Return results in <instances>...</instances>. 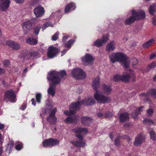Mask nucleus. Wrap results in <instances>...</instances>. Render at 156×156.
I'll return each instance as SVG.
<instances>
[{
  "label": "nucleus",
  "instance_id": "obj_1",
  "mask_svg": "<svg viewBox=\"0 0 156 156\" xmlns=\"http://www.w3.org/2000/svg\"><path fill=\"white\" fill-rule=\"evenodd\" d=\"M67 74L65 70H62L60 72L51 71L49 72L47 76L48 80L51 81L52 84H50V86L47 92L48 94L53 97L55 94V85L58 84L61 82L66 79Z\"/></svg>",
  "mask_w": 156,
  "mask_h": 156
},
{
  "label": "nucleus",
  "instance_id": "obj_2",
  "mask_svg": "<svg viewBox=\"0 0 156 156\" xmlns=\"http://www.w3.org/2000/svg\"><path fill=\"white\" fill-rule=\"evenodd\" d=\"M95 102V101L92 98H87L80 101H78L72 103L69 107V111L66 110L64 113L67 115H73L76 111L80 109L79 107L80 105H91L94 104Z\"/></svg>",
  "mask_w": 156,
  "mask_h": 156
},
{
  "label": "nucleus",
  "instance_id": "obj_3",
  "mask_svg": "<svg viewBox=\"0 0 156 156\" xmlns=\"http://www.w3.org/2000/svg\"><path fill=\"white\" fill-rule=\"evenodd\" d=\"M110 60L112 62H121V65L126 68L129 67L130 60L122 52H114L109 56Z\"/></svg>",
  "mask_w": 156,
  "mask_h": 156
},
{
  "label": "nucleus",
  "instance_id": "obj_4",
  "mask_svg": "<svg viewBox=\"0 0 156 156\" xmlns=\"http://www.w3.org/2000/svg\"><path fill=\"white\" fill-rule=\"evenodd\" d=\"M73 131L76 133V136L78 138L80 141L76 142L71 141V143L76 147H83L86 145V142L83 139V135L81 134L83 133L85 134L88 132V131L87 129L78 127L72 130Z\"/></svg>",
  "mask_w": 156,
  "mask_h": 156
},
{
  "label": "nucleus",
  "instance_id": "obj_5",
  "mask_svg": "<svg viewBox=\"0 0 156 156\" xmlns=\"http://www.w3.org/2000/svg\"><path fill=\"white\" fill-rule=\"evenodd\" d=\"M94 97L97 102L101 104L108 103L111 101L110 98L103 95L97 90H96L95 93L94 94Z\"/></svg>",
  "mask_w": 156,
  "mask_h": 156
},
{
  "label": "nucleus",
  "instance_id": "obj_6",
  "mask_svg": "<svg viewBox=\"0 0 156 156\" xmlns=\"http://www.w3.org/2000/svg\"><path fill=\"white\" fill-rule=\"evenodd\" d=\"M71 75L76 80H83L86 77V74L81 69H73L72 70Z\"/></svg>",
  "mask_w": 156,
  "mask_h": 156
},
{
  "label": "nucleus",
  "instance_id": "obj_7",
  "mask_svg": "<svg viewBox=\"0 0 156 156\" xmlns=\"http://www.w3.org/2000/svg\"><path fill=\"white\" fill-rule=\"evenodd\" d=\"M42 144L44 147H51L58 145L59 144V141L57 139L51 138L45 140Z\"/></svg>",
  "mask_w": 156,
  "mask_h": 156
},
{
  "label": "nucleus",
  "instance_id": "obj_8",
  "mask_svg": "<svg viewBox=\"0 0 156 156\" xmlns=\"http://www.w3.org/2000/svg\"><path fill=\"white\" fill-rule=\"evenodd\" d=\"M83 64L84 65H89L93 63L94 58L90 54L87 53L81 58Z\"/></svg>",
  "mask_w": 156,
  "mask_h": 156
},
{
  "label": "nucleus",
  "instance_id": "obj_9",
  "mask_svg": "<svg viewBox=\"0 0 156 156\" xmlns=\"http://www.w3.org/2000/svg\"><path fill=\"white\" fill-rule=\"evenodd\" d=\"M4 99L7 101H9L12 102H15L16 100V96L12 90H9L5 92L4 95Z\"/></svg>",
  "mask_w": 156,
  "mask_h": 156
},
{
  "label": "nucleus",
  "instance_id": "obj_10",
  "mask_svg": "<svg viewBox=\"0 0 156 156\" xmlns=\"http://www.w3.org/2000/svg\"><path fill=\"white\" fill-rule=\"evenodd\" d=\"M60 50L53 46H50L48 48L47 56L49 58L54 57L57 54L59 53Z\"/></svg>",
  "mask_w": 156,
  "mask_h": 156
},
{
  "label": "nucleus",
  "instance_id": "obj_11",
  "mask_svg": "<svg viewBox=\"0 0 156 156\" xmlns=\"http://www.w3.org/2000/svg\"><path fill=\"white\" fill-rule=\"evenodd\" d=\"M32 26V21L30 20L23 24L22 27L24 33L26 34L30 31Z\"/></svg>",
  "mask_w": 156,
  "mask_h": 156
},
{
  "label": "nucleus",
  "instance_id": "obj_12",
  "mask_svg": "<svg viewBox=\"0 0 156 156\" xmlns=\"http://www.w3.org/2000/svg\"><path fill=\"white\" fill-rule=\"evenodd\" d=\"M56 111V109L54 108L49 114V116L47 118V121L51 124H54L56 122L57 119L55 115Z\"/></svg>",
  "mask_w": 156,
  "mask_h": 156
},
{
  "label": "nucleus",
  "instance_id": "obj_13",
  "mask_svg": "<svg viewBox=\"0 0 156 156\" xmlns=\"http://www.w3.org/2000/svg\"><path fill=\"white\" fill-rule=\"evenodd\" d=\"M134 74V72L130 70L127 72L124 73L122 76H121V80L124 82H128L129 81L130 78Z\"/></svg>",
  "mask_w": 156,
  "mask_h": 156
},
{
  "label": "nucleus",
  "instance_id": "obj_14",
  "mask_svg": "<svg viewBox=\"0 0 156 156\" xmlns=\"http://www.w3.org/2000/svg\"><path fill=\"white\" fill-rule=\"evenodd\" d=\"M108 40V37L107 35L103 36L101 39L97 40L94 42L93 45L97 47H101L102 44L106 43Z\"/></svg>",
  "mask_w": 156,
  "mask_h": 156
},
{
  "label": "nucleus",
  "instance_id": "obj_15",
  "mask_svg": "<svg viewBox=\"0 0 156 156\" xmlns=\"http://www.w3.org/2000/svg\"><path fill=\"white\" fill-rule=\"evenodd\" d=\"M132 15L135 16L136 20L141 19L145 18V15L144 11L141 10L137 12L134 9L132 10Z\"/></svg>",
  "mask_w": 156,
  "mask_h": 156
},
{
  "label": "nucleus",
  "instance_id": "obj_16",
  "mask_svg": "<svg viewBox=\"0 0 156 156\" xmlns=\"http://www.w3.org/2000/svg\"><path fill=\"white\" fill-rule=\"evenodd\" d=\"M6 44L12 48L14 50H18L20 48V45L17 42L12 41H8L6 42Z\"/></svg>",
  "mask_w": 156,
  "mask_h": 156
},
{
  "label": "nucleus",
  "instance_id": "obj_17",
  "mask_svg": "<svg viewBox=\"0 0 156 156\" xmlns=\"http://www.w3.org/2000/svg\"><path fill=\"white\" fill-rule=\"evenodd\" d=\"M34 12L35 15L37 17H40L42 16L44 13V8L39 6L36 7L34 9Z\"/></svg>",
  "mask_w": 156,
  "mask_h": 156
},
{
  "label": "nucleus",
  "instance_id": "obj_18",
  "mask_svg": "<svg viewBox=\"0 0 156 156\" xmlns=\"http://www.w3.org/2000/svg\"><path fill=\"white\" fill-rule=\"evenodd\" d=\"M144 140L145 137L144 135L138 134L135 138L134 144L136 146H139L144 141Z\"/></svg>",
  "mask_w": 156,
  "mask_h": 156
},
{
  "label": "nucleus",
  "instance_id": "obj_19",
  "mask_svg": "<svg viewBox=\"0 0 156 156\" xmlns=\"http://www.w3.org/2000/svg\"><path fill=\"white\" fill-rule=\"evenodd\" d=\"M149 94H151V95L154 96L156 98V90L154 89H151L148 91L147 94L143 93L141 94L140 96L141 99H145Z\"/></svg>",
  "mask_w": 156,
  "mask_h": 156
},
{
  "label": "nucleus",
  "instance_id": "obj_20",
  "mask_svg": "<svg viewBox=\"0 0 156 156\" xmlns=\"http://www.w3.org/2000/svg\"><path fill=\"white\" fill-rule=\"evenodd\" d=\"M79 117L78 115L69 116L65 119V121L67 123H75L79 120Z\"/></svg>",
  "mask_w": 156,
  "mask_h": 156
},
{
  "label": "nucleus",
  "instance_id": "obj_21",
  "mask_svg": "<svg viewBox=\"0 0 156 156\" xmlns=\"http://www.w3.org/2000/svg\"><path fill=\"white\" fill-rule=\"evenodd\" d=\"M81 123L84 125L88 126L92 122V119L87 116H83L81 119Z\"/></svg>",
  "mask_w": 156,
  "mask_h": 156
},
{
  "label": "nucleus",
  "instance_id": "obj_22",
  "mask_svg": "<svg viewBox=\"0 0 156 156\" xmlns=\"http://www.w3.org/2000/svg\"><path fill=\"white\" fill-rule=\"evenodd\" d=\"M119 121L121 122H124L129 120V114L127 113H122L119 116Z\"/></svg>",
  "mask_w": 156,
  "mask_h": 156
},
{
  "label": "nucleus",
  "instance_id": "obj_23",
  "mask_svg": "<svg viewBox=\"0 0 156 156\" xmlns=\"http://www.w3.org/2000/svg\"><path fill=\"white\" fill-rule=\"evenodd\" d=\"M115 43L114 41H112L108 43L106 47V50L108 53L111 51H113L115 49Z\"/></svg>",
  "mask_w": 156,
  "mask_h": 156
},
{
  "label": "nucleus",
  "instance_id": "obj_24",
  "mask_svg": "<svg viewBox=\"0 0 156 156\" xmlns=\"http://www.w3.org/2000/svg\"><path fill=\"white\" fill-rule=\"evenodd\" d=\"M76 8L75 4L73 2H71L68 4L66 6L65 12L66 13L70 11V10H74Z\"/></svg>",
  "mask_w": 156,
  "mask_h": 156
},
{
  "label": "nucleus",
  "instance_id": "obj_25",
  "mask_svg": "<svg viewBox=\"0 0 156 156\" xmlns=\"http://www.w3.org/2000/svg\"><path fill=\"white\" fill-rule=\"evenodd\" d=\"M136 20V19L135 16L132 15L129 18L126 19L124 23L126 25H130L134 23Z\"/></svg>",
  "mask_w": 156,
  "mask_h": 156
},
{
  "label": "nucleus",
  "instance_id": "obj_26",
  "mask_svg": "<svg viewBox=\"0 0 156 156\" xmlns=\"http://www.w3.org/2000/svg\"><path fill=\"white\" fill-rule=\"evenodd\" d=\"M100 82V79L99 77L97 76L93 80L92 86L94 90H96L99 86Z\"/></svg>",
  "mask_w": 156,
  "mask_h": 156
},
{
  "label": "nucleus",
  "instance_id": "obj_27",
  "mask_svg": "<svg viewBox=\"0 0 156 156\" xmlns=\"http://www.w3.org/2000/svg\"><path fill=\"white\" fill-rule=\"evenodd\" d=\"M112 90L110 86H106L105 84H104L103 85L102 87V90L105 94L107 95L110 94Z\"/></svg>",
  "mask_w": 156,
  "mask_h": 156
},
{
  "label": "nucleus",
  "instance_id": "obj_28",
  "mask_svg": "<svg viewBox=\"0 0 156 156\" xmlns=\"http://www.w3.org/2000/svg\"><path fill=\"white\" fill-rule=\"evenodd\" d=\"M144 108V106H142L139 108H137L135 111V112H133L132 113V115L133 118L134 119H137L139 113L142 111V109Z\"/></svg>",
  "mask_w": 156,
  "mask_h": 156
},
{
  "label": "nucleus",
  "instance_id": "obj_29",
  "mask_svg": "<svg viewBox=\"0 0 156 156\" xmlns=\"http://www.w3.org/2000/svg\"><path fill=\"white\" fill-rule=\"evenodd\" d=\"M6 3H0V10L2 11L6 10L9 8V3L6 1Z\"/></svg>",
  "mask_w": 156,
  "mask_h": 156
},
{
  "label": "nucleus",
  "instance_id": "obj_30",
  "mask_svg": "<svg viewBox=\"0 0 156 156\" xmlns=\"http://www.w3.org/2000/svg\"><path fill=\"white\" fill-rule=\"evenodd\" d=\"M27 43L31 45H36L37 44V40L33 37H29L26 40Z\"/></svg>",
  "mask_w": 156,
  "mask_h": 156
},
{
  "label": "nucleus",
  "instance_id": "obj_31",
  "mask_svg": "<svg viewBox=\"0 0 156 156\" xmlns=\"http://www.w3.org/2000/svg\"><path fill=\"white\" fill-rule=\"evenodd\" d=\"M154 42V40L153 39H152L144 43L143 44V47L144 48H148L151 46Z\"/></svg>",
  "mask_w": 156,
  "mask_h": 156
},
{
  "label": "nucleus",
  "instance_id": "obj_32",
  "mask_svg": "<svg viewBox=\"0 0 156 156\" xmlns=\"http://www.w3.org/2000/svg\"><path fill=\"white\" fill-rule=\"evenodd\" d=\"M30 54V56L34 58H37L40 56L39 53L37 51H32Z\"/></svg>",
  "mask_w": 156,
  "mask_h": 156
},
{
  "label": "nucleus",
  "instance_id": "obj_33",
  "mask_svg": "<svg viewBox=\"0 0 156 156\" xmlns=\"http://www.w3.org/2000/svg\"><path fill=\"white\" fill-rule=\"evenodd\" d=\"M156 9V5H151L149 8V12L151 14L153 15Z\"/></svg>",
  "mask_w": 156,
  "mask_h": 156
},
{
  "label": "nucleus",
  "instance_id": "obj_34",
  "mask_svg": "<svg viewBox=\"0 0 156 156\" xmlns=\"http://www.w3.org/2000/svg\"><path fill=\"white\" fill-rule=\"evenodd\" d=\"M14 143L13 141H11L8 143L6 146V150L10 151L13 147Z\"/></svg>",
  "mask_w": 156,
  "mask_h": 156
},
{
  "label": "nucleus",
  "instance_id": "obj_35",
  "mask_svg": "<svg viewBox=\"0 0 156 156\" xmlns=\"http://www.w3.org/2000/svg\"><path fill=\"white\" fill-rule=\"evenodd\" d=\"M74 42L73 40H69L65 44V45L66 48L69 49L71 47L72 44Z\"/></svg>",
  "mask_w": 156,
  "mask_h": 156
},
{
  "label": "nucleus",
  "instance_id": "obj_36",
  "mask_svg": "<svg viewBox=\"0 0 156 156\" xmlns=\"http://www.w3.org/2000/svg\"><path fill=\"white\" fill-rule=\"evenodd\" d=\"M150 138L151 140H156V135L154 131L152 130L149 132Z\"/></svg>",
  "mask_w": 156,
  "mask_h": 156
},
{
  "label": "nucleus",
  "instance_id": "obj_37",
  "mask_svg": "<svg viewBox=\"0 0 156 156\" xmlns=\"http://www.w3.org/2000/svg\"><path fill=\"white\" fill-rule=\"evenodd\" d=\"M120 137L119 136H118L116 137L115 140V145L117 147H119L120 145Z\"/></svg>",
  "mask_w": 156,
  "mask_h": 156
},
{
  "label": "nucleus",
  "instance_id": "obj_38",
  "mask_svg": "<svg viewBox=\"0 0 156 156\" xmlns=\"http://www.w3.org/2000/svg\"><path fill=\"white\" fill-rule=\"evenodd\" d=\"M41 27L40 26L35 27L34 29V34L36 35H38L41 29Z\"/></svg>",
  "mask_w": 156,
  "mask_h": 156
},
{
  "label": "nucleus",
  "instance_id": "obj_39",
  "mask_svg": "<svg viewBox=\"0 0 156 156\" xmlns=\"http://www.w3.org/2000/svg\"><path fill=\"white\" fill-rule=\"evenodd\" d=\"M59 35V33L58 32H56L51 37V39L53 41H55L57 40L58 37V35Z\"/></svg>",
  "mask_w": 156,
  "mask_h": 156
},
{
  "label": "nucleus",
  "instance_id": "obj_40",
  "mask_svg": "<svg viewBox=\"0 0 156 156\" xmlns=\"http://www.w3.org/2000/svg\"><path fill=\"white\" fill-rule=\"evenodd\" d=\"M148 67L149 68H153L156 67V61H153L150 63L148 66Z\"/></svg>",
  "mask_w": 156,
  "mask_h": 156
},
{
  "label": "nucleus",
  "instance_id": "obj_41",
  "mask_svg": "<svg viewBox=\"0 0 156 156\" xmlns=\"http://www.w3.org/2000/svg\"><path fill=\"white\" fill-rule=\"evenodd\" d=\"M121 75H117L115 76L113 78V80L115 81H118L121 80Z\"/></svg>",
  "mask_w": 156,
  "mask_h": 156
},
{
  "label": "nucleus",
  "instance_id": "obj_42",
  "mask_svg": "<svg viewBox=\"0 0 156 156\" xmlns=\"http://www.w3.org/2000/svg\"><path fill=\"white\" fill-rule=\"evenodd\" d=\"M53 27V25L51 22H48L44 24L43 25L42 28L43 29H44L47 27Z\"/></svg>",
  "mask_w": 156,
  "mask_h": 156
},
{
  "label": "nucleus",
  "instance_id": "obj_43",
  "mask_svg": "<svg viewBox=\"0 0 156 156\" xmlns=\"http://www.w3.org/2000/svg\"><path fill=\"white\" fill-rule=\"evenodd\" d=\"M36 98L37 102L39 103L41 102V94L40 93H37L36 94Z\"/></svg>",
  "mask_w": 156,
  "mask_h": 156
},
{
  "label": "nucleus",
  "instance_id": "obj_44",
  "mask_svg": "<svg viewBox=\"0 0 156 156\" xmlns=\"http://www.w3.org/2000/svg\"><path fill=\"white\" fill-rule=\"evenodd\" d=\"M147 114L149 116H151L154 113V111L152 109L150 108L147 111Z\"/></svg>",
  "mask_w": 156,
  "mask_h": 156
},
{
  "label": "nucleus",
  "instance_id": "obj_45",
  "mask_svg": "<svg viewBox=\"0 0 156 156\" xmlns=\"http://www.w3.org/2000/svg\"><path fill=\"white\" fill-rule=\"evenodd\" d=\"M113 116L112 114L109 112H108L105 113L104 116L105 118H109L112 117Z\"/></svg>",
  "mask_w": 156,
  "mask_h": 156
},
{
  "label": "nucleus",
  "instance_id": "obj_46",
  "mask_svg": "<svg viewBox=\"0 0 156 156\" xmlns=\"http://www.w3.org/2000/svg\"><path fill=\"white\" fill-rule=\"evenodd\" d=\"M23 145L21 143H19L15 147V148L17 150H20L22 147Z\"/></svg>",
  "mask_w": 156,
  "mask_h": 156
},
{
  "label": "nucleus",
  "instance_id": "obj_47",
  "mask_svg": "<svg viewBox=\"0 0 156 156\" xmlns=\"http://www.w3.org/2000/svg\"><path fill=\"white\" fill-rule=\"evenodd\" d=\"M9 62L7 60L4 61L3 62V65L5 67H8L9 65Z\"/></svg>",
  "mask_w": 156,
  "mask_h": 156
},
{
  "label": "nucleus",
  "instance_id": "obj_48",
  "mask_svg": "<svg viewBox=\"0 0 156 156\" xmlns=\"http://www.w3.org/2000/svg\"><path fill=\"white\" fill-rule=\"evenodd\" d=\"M133 61L132 63V65L133 66L134 65L137 64L138 63L137 59L136 58H133L132 59Z\"/></svg>",
  "mask_w": 156,
  "mask_h": 156
},
{
  "label": "nucleus",
  "instance_id": "obj_49",
  "mask_svg": "<svg viewBox=\"0 0 156 156\" xmlns=\"http://www.w3.org/2000/svg\"><path fill=\"white\" fill-rule=\"evenodd\" d=\"M147 122H148V123L149 125L152 124L153 123V122L152 120L149 119H147L145 120Z\"/></svg>",
  "mask_w": 156,
  "mask_h": 156
},
{
  "label": "nucleus",
  "instance_id": "obj_50",
  "mask_svg": "<svg viewBox=\"0 0 156 156\" xmlns=\"http://www.w3.org/2000/svg\"><path fill=\"white\" fill-rule=\"evenodd\" d=\"M27 106V105L25 103L23 104L21 108V109L22 110H24Z\"/></svg>",
  "mask_w": 156,
  "mask_h": 156
},
{
  "label": "nucleus",
  "instance_id": "obj_51",
  "mask_svg": "<svg viewBox=\"0 0 156 156\" xmlns=\"http://www.w3.org/2000/svg\"><path fill=\"white\" fill-rule=\"evenodd\" d=\"M156 56V55L155 54H152L151 55L149 58L150 60H153L155 58Z\"/></svg>",
  "mask_w": 156,
  "mask_h": 156
},
{
  "label": "nucleus",
  "instance_id": "obj_52",
  "mask_svg": "<svg viewBox=\"0 0 156 156\" xmlns=\"http://www.w3.org/2000/svg\"><path fill=\"white\" fill-rule=\"evenodd\" d=\"M152 23L153 25H156V17L155 16L153 18Z\"/></svg>",
  "mask_w": 156,
  "mask_h": 156
},
{
  "label": "nucleus",
  "instance_id": "obj_53",
  "mask_svg": "<svg viewBox=\"0 0 156 156\" xmlns=\"http://www.w3.org/2000/svg\"><path fill=\"white\" fill-rule=\"evenodd\" d=\"M68 37L67 36H64L62 38V41L63 42H65L67 41Z\"/></svg>",
  "mask_w": 156,
  "mask_h": 156
},
{
  "label": "nucleus",
  "instance_id": "obj_54",
  "mask_svg": "<svg viewBox=\"0 0 156 156\" xmlns=\"http://www.w3.org/2000/svg\"><path fill=\"white\" fill-rule=\"evenodd\" d=\"M68 49H64L63 50L62 52V54L61 55V56H62L64 55H65L66 52L67 51H68Z\"/></svg>",
  "mask_w": 156,
  "mask_h": 156
},
{
  "label": "nucleus",
  "instance_id": "obj_55",
  "mask_svg": "<svg viewBox=\"0 0 156 156\" xmlns=\"http://www.w3.org/2000/svg\"><path fill=\"white\" fill-rule=\"evenodd\" d=\"M7 1L9 3H10V2L9 0H0V3H6Z\"/></svg>",
  "mask_w": 156,
  "mask_h": 156
},
{
  "label": "nucleus",
  "instance_id": "obj_56",
  "mask_svg": "<svg viewBox=\"0 0 156 156\" xmlns=\"http://www.w3.org/2000/svg\"><path fill=\"white\" fill-rule=\"evenodd\" d=\"M24 1V0H15L16 2L20 4L22 3Z\"/></svg>",
  "mask_w": 156,
  "mask_h": 156
},
{
  "label": "nucleus",
  "instance_id": "obj_57",
  "mask_svg": "<svg viewBox=\"0 0 156 156\" xmlns=\"http://www.w3.org/2000/svg\"><path fill=\"white\" fill-rule=\"evenodd\" d=\"M32 104L34 106H35L36 104V102L35 101V99L34 98H33L31 100Z\"/></svg>",
  "mask_w": 156,
  "mask_h": 156
},
{
  "label": "nucleus",
  "instance_id": "obj_58",
  "mask_svg": "<svg viewBox=\"0 0 156 156\" xmlns=\"http://www.w3.org/2000/svg\"><path fill=\"white\" fill-rule=\"evenodd\" d=\"M109 136L112 141L113 140V136L112 133H110L109 134Z\"/></svg>",
  "mask_w": 156,
  "mask_h": 156
},
{
  "label": "nucleus",
  "instance_id": "obj_59",
  "mask_svg": "<svg viewBox=\"0 0 156 156\" xmlns=\"http://www.w3.org/2000/svg\"><path fill=\"white\" fill-rule=\"evenodd\" d=\"M5 72V69H0V75L3 74Z\"/></svg>",
  "mask_w": 156,
  "mask_h": 156
},
{
  "label": "nucleus",
  "instance_id": "obj_60",
  "mask_svg": "<svg viewBox=\"0 0 156 156\" xmlns=\"http://www.w3.org/2000/svg\"><path fill=\"white\" fill-rule=\"evenodd\" d=\"M98 117H101L103 116V114L101 112H99L97 114Z\"/></svg>",
  "mask_w": 156,
  "mask_h": 156
},
{
  "label": "nucleus",
  "instance_id": "obj_61",
  "mask_svg": "<svg viewBox=\"0 0 156 156\" xmlns=\"http://www.w3.org/2000/svg\"><path fill=\"white\" fill-rule=\"evenodd\" d=\"M2 137L1 133H0V144L2 143Z\"/></svg>",
  "mask_w": 156,
  "mask_h": 156
},
{
  "label": "nucleus",
  "instance_id": "obj_62",
  "mask_svg": "<svg viewBox=\"0 0 156 156\" xmlns=\"http://www.w3.org/2000/svg\"><path fill=\"white\" fill-rule=\"evenodd\" d=\"M4 127V125L3 124L0 123V130L3 128Z\"/></svg>",
  "mask_w": 156,
  "mask_h": 156
},
{
  "label": "nucleus",
  "instance_id": "obj_63",
  "mask_svg": "<svg viewBox=\"0 0 156 156\" xmlns=\"http://www.w3.org/2000/svg\"><path fill=\"white\" fill-rule=\"evenodd\" d=\"M2 147H1L0 148V156L1 155L2 152Z\"/></svg>",
  "mask_w": 156,
  "mask_h": 156
},
{
  "label": "nucleus",
  "instance_id": "obj_64",
  "mask_svg": "<svg viewBox=\"0 0 156 156\" xmlns=\"http://www.w3.org/2000/svg\"><path fill=\"white\" fill-rule=\"evenodd\" d=\"M153 80L154 81H156V76L154 77Z\"/></svg>",
  "mask_w": 156,
  "mask_h": 156
}]
</instances>
